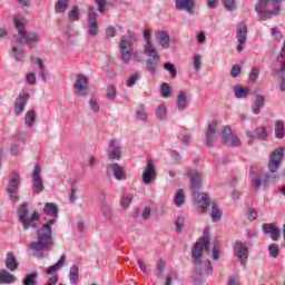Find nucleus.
<instances>
[{
    "label": "nucleus",
    "instance_id": "48",
    "mask_svg": "<svg viewBox=\"0 0 285 285\" xmlns=\"http://www.w3.org/2000/svg\"><path fill=\"white\" fill-rule=\"evenodd\" d=\"M268 253L274 259L279 257V246L277 244H272L268 247Z\"/></svg>",
    "mask_w": 285,
    "mask_h": 285
},
{
    "label": "nucleus",
    "instance_id": "30",
    "mask_svg": "<svg viewBox=\"0 0 285 285\" xmlns=\"http://www.w3.org/2000/svg\"><path fill=\"white\" fill-rule=\"evenodd\" d=\"M159 63V58L149 57L146 62V68L150 75H157V65Z\"/></svg>",
    "mask_w": 285,
    "mask_h": 285
},
{
    "label": "nucleus",
    "instance_id": "42",
    "mask_svg": "<svg viewBox=\"0 0 285 285\" xmlns=\"http://www.w3.org/2000/svg\"><path fill=\"white\" fill-rule=\"evenodd\" d=\"M259 69L257 67H253L249 72V81L250 83H257V79H259Z\"/></svg>",
    "mask_w": 285,
    "mask_h": 285
},
{
    "label": "nucleus",
    "instance_id": "5",
    "mask_svg": "<svg viewBox=\"0 0 285 285\" xmlns=\"http://www.w3.org/2000/svg\"><path fill=\"white\" fill-rule=\"evenodd\" d=\"M255 10L262 21L277 17L282 10V0H258Z\"/></svg>",
    "mask_w": 285,
    "mask_h": 285
},
{
    "label": "nucleus",
    "instance_id": "62",
    "mask_svg": "<svg viewBox=\"0 0 285 285\" xmlns=\"http://www.w3.org/2000/svg\"><path fill=\"white\" fill-rule=\"evenodd\" d=\"M105 32L107 37H117V29L115 27H108Z\"/></svg>",
    "mask_w": 285,
    "mask_h": 285
},
{
    "label": "nucleus",
    "instance_id": "55",
    "mask_svg": "<svg viewBox=\"0 0 285 285\" xmlns=\"http://www.w3.org/2000/svg\"><path fill=\"white\" fill-rule=\"evenodd\" d=\"M101 213H102V215H105L107 218H109V217L112 216V208H110V206L107 205V204H102Z\"/></svg>",
    "mask_w": 285,
    "mask_h": 285
},
{
    "label": "nucleus",
    "instance_id": "32",
    "mask_svg": "<svg viewBox=\"0 0 285 285\" xmlns=\"http://www.w3.org/2000/svg\"><path fill=\"white\" fill-rule=\"evenodd\" d=\"M35 121H37V112L33 110L27 111L24 116V124L27 128H32L35 126Z\"/></svg>",
    "mask_w": 285,
    "mask_h": 285
},
{
    "label": "nucleus",
    "instance_id": "29",
    "mask_svg": "<svg viewBox=\"0 0 285 285\" xmlns=\"http://www.w3.org/2000/svg\"><path fill=\"white\" fill-rule=\"evenodd\" d=\"M70 8V1L69 0H58L55 4V10L57 14H63L66 13V10Z\"/></svg>",
    "mask_w": 285,
    "mask_h": 285
},
{
    "label": "nucleus",
    "instance_id": "64",
    "mask_svg": "<svg viewBox=\"0 0 285 285\" xmlns=\"http://www.w3.org/2000/svg\"><path fill=\"white\" fill-rule=\"evenodd\" d=\"M171 159L175 164H179V161H181V155L174 150L171 151Z\"/></svg>",
    "mask_w": 285,
    "mask_h": 285
},
{
    "label": "nucleus",
    "instance_id": "22",
    "mask_svg": "<svg viewBox=\"0 0 285 285\" xmlns=\"http://www.w3.org/2000/svg\"><path fill=\"white\" fill-rule=\"evenodd\" d=\"M156 39L164 50H168L170 48V35H168V31H157Z\"/></svg>",
    "mask_w": 285,
    "mask_h": 285
},
{
    "label": "nucleus",
    "instance_id": "43",
    "mask_svg": "<svg viewBox=\"0 0 285 285\" xmlns=\"http://www.w3.org/2000/svg\"><path fill=\"white\" fill-rule=\"evenodd\" d=\"M160 94H161V97H164L165 99H168V97H170L171 90H170V85H168V82H164L161 85Z\"/></svg>",
    "mask_w": 285,
    "mask_h": 285
},
{
    "label": "nucleus",
    "instance_id": "56",
    "mask_svg": "<svg viewBox=\"0 0 285 285\" xmlns=\"http://www.w3.org/2000/svg\"><path fill=\"white\" fill-rule=\"evenodd\" d=\"M226 141H229L230 146H242V140H239V137L235 134H233Z\"/></svg>",
    "mask_w": 285,
    "mask_h": 285
},
{
    "label": "nucleus",
    "instance_id": "33",
    "mask_svg": "<svg viewBox=\"0 0 285 285\" xmlns=\"http://www.w3.org/2000/svg\"><path fill=\"white\" fill-rule=\"evenodd\" d=\"M222 215H224V212L219 209L217 203H212V220L219 222L222 219Z\"/></svg>",
    "mask_w": 285,
    "mask_h": 285
},
{
    "label": "nucleus",
    "instance_id": "45",
    "mask_svg": "<svg viewBox=\"0 0 285 285\" xmlns=\"http://www.w3.org/2000/svg\"><path fill=\"white\" fill-rule=\"evenodd\" d=\"M80 12H79V7H73L71 12L68 14V19L71 22L79 21Z\"/></svg>",
    "mask_w": 285,
    "mask_h": 285
},
{
    "label": "nucleus",
    "instance_id": "50",
    "mask_svg": "<svg viewBox=\"0 0 285 285\" xmlns=\"http://www.w3.org/2000/svg\"><path fill=\"white\" fill-rule=\"evenodd\" d=\"M12 53L16 61H21V59H23V50L17 48V46L12 47Z\"/></svg>",
    "mask_w": 285,
    "mask_h": 285
},
{
    "label": "nucleus",
    "instance_id": "63",
    "mask_svg": "<svg viewBox=\"0 0 285 285\" xmlns=\"http://www.w3.org/2000/svg\"><path fill=\"white\" fill-rule=\"evenodd\" d=\"M248 219H250V222H255V219H257V209L255 208L249 209Z\"/></svg>",
    "mask_w": 285,
    "mask_h": 285
},
{
    "label": "nucleus",
    "instance_id": "15",
    "mask_svg": "<svg viewBox=\"0 0 285 285\" xmlns=\"http://www.w3.org/2000/svg\"><path fill=\"white\" fill-rule=\"evenodd\" d=\"M234 255L238 257L242 266H246L248 259V247L244 243L237 242L234 246Z\"/></svg>",
    "mask_w": 285,
    "mask_h": 285
},
{
    "label": "nucleus",
    "instance_id": "26",
    "mask_svg": "<svg viewBox=\"0 0 285 285\" xmlns=\"http://www.w3.org/2000/svg\"><path fill=\"white\" fill-rule=\"evenodd\" d=\"M6 264V268H8V271H17V268H19V263L17 262V257H14V254H12L11 252L7 253V258L4 261Z\"/></svg>",
    "mask_w": 285,
    "mask_h": 285
},
{
    "label": "nucleus",
    "instance_id": "49",
    "mask_svg": "<svg viewBox=\"0 0 285 285\" xmlns=\"http://www.w3.org/2000/svg\"><path fill=\"white\" fill-rule=\"evenodd\" d=\"M175 279H178V274L175 271L169 272V274L166 276L165 285H173V282Z\"/></svg>",
    "mask_w": 285,
    "mask_h": 285
},
{
    "label": "nucleus",
    "instance_id": "10",
    "mask_svg": "<svg viewBox=\"0 0 285 285\" xmlns=\"http://www.w3.org/2000/svg\"><path fill=\"white\" fill-rule=\"evenodd\" d=\"M153 31L150 29L144 30V39L146 41L144 46V52L147 55V57H153L154 59H159V53L157 52V49L153 45Z\"/></svg>",
    "mask_w": 285,
    "mask_h": 285
},
{
    "label": "nucleus",
    "instance_id": "54",
    "mask_svg": "<svg viewBox=\"0 0 285 285\" xmlns=\"http://www.w3.org/2000/svg\"><path fill=\"white\" fill-rule=\"evenodd\" d=\"M230 136H233V131L230 130V127H224L222 130V137L225 141H228L230 139Z\"/></svg>",
    "mask_w": 285,
    "mask_h": 285
},
{
    "label": "nucleus",
    "instance_id": "27",
    "mask_svg": "<svg viewBox=\"0 0 285 285\" xmlns=\"http://www.w3.org/2000/svg\"><path fill=\"white\" fill-rule=\"evenodd\" d=\"M177 108L180 112L188 108V95L186 91H179L177 97Z\"/></svg>",
    "mask_w": 285,
    "mask_h": 285
},
{
    "label": "nucleus",
    "instance_id": "59",
    "mask_svg": "<svg viewBox=\"0 0 285 285\" xmlns=\"http://www.w3.org/2000/svg\"><path fill=\"white\" fill-rule=\"evenodd\" d=\"M136 119H138V121H147L148 116L146 115V110L139 109V110L136 112Z\"/></svg>",
    "mask_w": 285,
    "mask_h": 285
},
{
    "label": "nucleus",
    "instance_id": "36",
    "mask_svg": "<svg viewBox=\"0 0 285 285\" xmlns=\"http://www.w3.org/2000/svg\"><path fill=\"white\" fill-rule=\"evenodd\" d=\"M106 97L108 101H115L117 99V87H115V85H109L107 87Z\"/></svg>",
    "mask_w": 285,
    "mask_h": 285
},
{
    "label": "nucleus",
    "instance_id": "11",
    "mask_svg": "<svg viewBox=\"0 0 285 285\" xmlns=\"http://www.w3.org/2000/svg\"><path fill=\"white\" fill-rule=\"evenodd\" d=\"M88 86H89L88 77H86L83 73H78L76 78V82L73 85L76 95H78L79 97H87Z\"/></svg>",
    "mask_w": 285,
    "mask_h": 285
},
{
    "label": "nucleus",
    "instance_id": "35",
    "mask_svg": "<svg viewBox=\"0 0 285 285\" xmlns=\"http://www.w3.org/2000/svg\"><path fill=\"white\" fill-rule=\"evenodd\" d=\"M284 136H285L284 121L277 120L275 122V137L277 139H284Z\"/></svg>",
    "mask_w": 285,
    "mask_h": 285
},
{
    "label": "nucleus",
    "instance_id": "17",
    "mask_svg": "<svg viewBox=\"0 0 285 285\" xmlns=\"http://www.w3.org/2000/svg\"><path fill=\"white\" fill-rule=\"evenodd\" d=\"M157 177V171L155 170V163L153 160L147 161V167L142 171V181L144 184H153Z\"/></svg>",
    "mask_w": 285,
    "mask_h": 285
},
{
    "label": "nucleus",
    "instance_id": "21",
    "mask_svg": "<svg viewBox=\"0 0 285 285\" xmlns=\"http://www.w3.org/2000/svg\"><path fill=\"white\" fill-rule=\"evenodd\" d=\"M248 37V27L246 26V22L238 23L237 30H236V39L238 43L244 45L247 41Z\"/></svg>",
    "mask_w": 285,
    "mask_h": 285
},
{
    "label": "nucleus",
    "instance_id": "31",
    "mask_svg": "<svg viewBox=\"0 0 285 285\" xmlns=\"http://www.w3.org/2000/svg\"><path fill=\"white\" fill-rule=\"evenodd\" d=\"M174 204L177 208H181V206L186 204V195L184 194V189H178L176 191Z\"/></svg>",
    "mask_w": 285,
    "mask_h": 285
},
{
    "label": "nucleus",
    "instance_id": "58",
    "mask_svg": "<svg viewBox=\"0 0 285 285\" xmlns=\"http://www.w3.org/2000/svg\"><path fill=\"white\" fill-rule=\"evenodd\" d=\"M242 75V67L239 65H234L230 70V77L237 78Z\"/></svg>",
    "mask_w": 285,
    "mask_h": 285
},
{
    "label": "nucleus",
    "instance_id": "25",
    "mask_svg": "<svg viewBox=\"0 0 285 285\" xmlns=\"http://www.w3.org/2000/svg\"><path fill=\"white\" fill-rule=\"evenodd\" d=\"M233 92H234V97H236V99H246V97H248V95H250V88L235 85L233 87Z\"/></svg>",
    "mask_w": 285,
    "mask_h": 285
},
{
    "label": "nucleus",
    "instance_id": "9",
    "mask_svg": "<svg viewBox=\"0 0 285 285\" xmlns=\"http://www.w3.org/2000/svg\"><path fill=\"white\" fill-rule=\"evenodd\" d=\"M119 50H120V59L122 63H125V66H128V63H130V61L132 60V57L135 56V52L132 51L131 42L122 37L119 43Z\"/></svg>",
    "mask_w": 285,
    "mask_h": 285
},
{
    "label": "nucleus",
    "instance_id": "18",
    "mask_svg": "<svg viewBox=\"0 0 285 285\" xmlns=\"http://www.w3.org/2000/svg\"><path fill=\"white\" fill-rule=\"evenodd\" d=\"M176 10L195 14V0H175Z\"/></svg>",
    "mask_w": 285,
    "mask_h": 285
},
{
    "label": "nucleus",
    "instance_id": "37",
    "mask_svg": "<svg viewBox=\"0 0 285 285\" xmlns=\"http://www.w3.org/2000/svg\"><path fill=\"white\" fill-rule=\"evenodd\" d=\"M37 275H38L37 272H33V273H31V274H28V275L24 277L22 284H23V285H37Z\"/></svg>",
    "mask_w": 285,
    "mask_h": 285
},
{
    "label": "nucleus",
    "instance_id": "41",
    "mask_svg": "<svg viewBox=\"0 0 285 285\" xmlns=\"http://www.w3.org/2000/svg\"><path fill=\"white\" fill-rule=\"evenodd\" d=\"M185 224H186V218H184V216H178L175 220L176 232L183 233Z\"/></svg>",
    "mask_w": 285,
    "mask_h": 285
},
{
    "label": "nucleus",
    "instance_id": "16",
    "mask_svg": "<svg viewBox=\"0 0 285 285\" xmlns=\"http://www.w3.org/2000/svg\"><path fill=\"white\" fill-rule=\"evenodd\" d=\"M88 19L89 36L97 37L99 26L97 24V12L92 7L89 8Z\"/></svg>",
    "mask_w": 285,
    "mask_h": 285
},
{
    "label": "nucleus",
    "instance_id": "38",
    "mask_svg": "<svg viewBox=\"0 0 285 285\" xmlns=\"http://www.w3.org/2000/svg\"><path fill=\"white\" fill-rule=\"evenodd\" d=\"M130 204H132V194H124L120 200L121 207L129 208Z\"/></svg>",
    "mask_w": 285,
    "mask_h": 285
},
{
    "label": "nucleus",
    "instance_id": "47",
    "mask_svg": "<svg viewBox=\"0 0 285 285\" xmlns=\"http://www.w3.org/2000/svg\"><path fill=\"white\" fill-rule=\"evenodd\" d=\"M193 66L196 72H199V70H202V55L197 53L194 56Z\"/></svg>",
    "mask_w": 285,
    "mask_h": 285
},
{
    "label": "nucleus",
    "instance_id": "40",
    "mask_svg": "<svg viewBox=\"0 0 285 285\" xmlns=\"http://www.w3.org/2000/svg\"><path fill=\"white\" fill-rule=\"evenodd\" d=\"M255 135L257 139L264 141L268 137V131L266 130V127H257L255 130Z\"/></svg>",
    "mask_w": 285,
    "mask_h": 285
},
{
    "label": "nucleus",
    "instance_id": "24",
    "mask_svg": "<svg viewBox=\"0 0 285 285\" xmlns=\"http://www.w3.org/2000/svg\"><path fill=\"white\" fill-rule=\"evenodd\" d=\"M215 130H217V121L214 120L208 125L206 132V145L210 148L213 147V142L215 141Z\"/></svg>",
    "mask_w": 285,
    "mask_h": 285
},
{
    "label": "nucleus",
    "instance_id": "44",
    "mask_svg": "<svg viewBox=\"0 0 285 285\" xmlns=\"http://www.w3.org/2000/svg\"><path fill=\"white\" fill-rule=\"evenodd\" d=\"M165 70L170 73L171 79H175L177 77V68L175 65L167 62L164 65Z\"/></svg>",
    "mask_w": 285,
    "mask_h": 285
},
{
    "label": "nucleus",
    "instance_id": "53",
    "mask_svg": "<svg viewBox=\"0 0 285 285\" xmlns=\"http://www.w3.org/2000/svg\"><path fill=\"white\" fill-rule=\"evenodd\" d=\"M225 10H235V0H222Z\"/></svg>",
    "mask_w": 285,
    "mask_h": 285
},
{
    "label": "nucleus",
    "instance_id": "4",
    "mask_svg": "<svg viewBox=\"0 0 285 285\" xmlns=\"http://www.w3.org/2000/svg\"><path fill=\"white\" fill-rule=\"evenodd\" d=\"M187 177L190 180L193 195L197 206H199L202 210H206V208L210 206V197L206 193H199V188H202V179H204V174L197 169H189L187 171Z\"/></svg>",
    "mask_w": 285,
    "mask_h": 285
},
{
    "label": "nucleus",
    "instance_id": "1",
    "mask_svg": "<svg viewBox=\"0 0 285 285\" xmlns=\"http://www.w3.org/2000/svg\"><path fill=\"white\" fill-rule=\"evenodd\" d=\"M43 213L55 219H50L43 224L37 232V240L30 243L29 248L33 250L36 257H43V253H48L55 244L52 239V226L57 224L59 207L55 203H46Z\"/></svg>",
    "mask_w": 285,
    "mask_h": 285
},
{
    "label": "nucleus",
    "instance_id": "19",
    "mask_svg": "<svg viewBox=\"0 0 285 285\" xmlns=\"http://www.w3.org/2000/svg\"><path fill=\"white\" fill-rule=\"evenodd\" d=\"M262 228L265 235H271V238L273 239V242H279L281 232H279V228L275 226V224L265 223L263 224Z\"/></svg>",
    "mask_w": 285,
    "mask_h": 285
},
{
    "label": "nucleus",
    "instance_id": "2",
    "mask_svg": "<svg viewBox=\"0 0 285 285\" xmlns=\"http://www.w3.org/2000/svg\"><path fill=\"white\" fill-rule=\"evenodd\" d=\"M284 147H277L272 151L267 165L268 173H265L263 175L256 174L252 179V187L254 188V190H262V187L264 190H266L271 181L279 179V174L277 173V170H279V166H282V159H284Z\"/></svg>",
    "mask_w": 285,
    "mask_h": 285
},
{
    "label": "nucleus",
    "instance_id": "8",
    "mask_svg": "<svg viewBox=\"0 0 285 285\" xmlns=\"http://www.w3.org/2000/svg\"><path fill=\"white\" fill-rule=\"evenodd\" d=\"M19 186H21V177L17 171H13L9 176V183L7 185V195L13 204H17L19 202Z\"/></svg>",
    "mask_w": 285,
    "mask_h": 285
},
{
    "label": "nucleus",
    "instance_id": "12",
    "mask_svg": "<svg viewBox=\"0 0 285 285\" xmlns=\"http://www.w3.org/2000/svg\"><path fill=\"white\" fill-rule=\"evenodd\" d=\"M32 191L36 195H39V193H43L45 186H43V178H41V166L36 165L32 171Z\"/></svg>",
    "mask_w": 285,
    "mask_h": 285
},
{
    "label": "nucleus",
    "instance_id": "46",
    "mask_svg": "<svg viewBox=\"0 0 285 285\" xmlns=\"http://www.w3.org/2000/svg\"><path fill=\"white\" fill-rule=\"evenodd\" d=\"M137 81H139V75L137 72L130 75L126 82L127 88H132Z\"/></svg>",
    "mask_w": 285,
    "mask_h": 285
},
{
    "label": "nucleus",
    "instance_id": "13",
    "mask_svg": "<svg viewBox=\"0 0 285 285\" xmlns=\"http://www.w3.org/2000/svg\"><path fill=\"white\" fill-rule=\"evenodd\" d=\"M107 155L111 161H119L121 159V145L117 142V139H110Z\"/></svg>",
    "mask_w": 285,
    "mask_h": 285
},
{
    "label": "nucleus",
    "instance_id": "51",
    "mask_svg": "<svg viewBox=\"0 0 285 285\" xmlns=\"http://www.w3.org/2000/svg\"><path fill=\"white\" fill-rule=\"evenodd\" d=\"M166 269V262L163 261V258L158 259L157 263V277H161V275H164V271Z\"/></svg>",
    "mask_w": 285,
    "mask_h": 285
},
{
    "label": "nucleus",
    "instance_id": "28",
    "mask_svg": "<svg viewBox=\"0 0 285 285\" xmlns=\"http://www.w3.org/2000/svg\"><path fill=\"white\" fill-rule=\"evenodd\" d=\"M17 282V277L10 274L8 271H0V284H14Z\"/></svg>",
    "mask_w": 285,
    "mask_h": 285
},
{
    "label": "nucleus",
    "instance_id": "3",
    "mask_svg": "<svg viewBox=\"0 0 285 285\" xmlns=\"http://www.w3.org/2000/svg\"><path fill=\"white\" fill-rule=\"evenodd\" d=\"M210 238L208 236H204L198 239V242L194 245L191 250V257L194 262V283L202 284V276L204 275H213V264L210 261H202L204 256V250L208 253L210 250Z\"/></svg>",
    "mask_w": 285,
    "mask_h": 285
},
{
    "label": "nucleus",
    "instance_id": "57",
    "mask_svg": "<svg viewBox=\"0 0 285 285\" xmlns=\"http://www.w3.org/2000/svg\"><path fill=\"white\" fill-rule=\"evenodd\" d=\"M96 3L98 6V12H106V6H108V0H96Z\"/></svg>",
    "mask_w": 285,
    "mask_h": 285
},
{
    "label": "nucleus",
    "instance_id": "39",
    "mask_svg": "<svg viewBox=\"0 0 285 285\" xmlns=\"http://www.w3.org/2000/svg\"><path fill=\"white\" fill-rule=\"evenodd\" d=\"M168 112V109L166 108V105H158L156 108V117L158 119H166V115Z\"/></svg>",
    "mask_w": 285,
    "mask_h": 285
},
{
    "label": "nucleus",
    "instance_id": "6",
    "mask_svg": "<svg viewBox=\"0 0 285 285\" xmlns=\"http://www.w3.org/2000/svg\"><path fill=\"white\" fill-rule=\"evenodd\" d=\"M13 23L18 32V35L13 37L14 43H24V46H29V48H35L37 43L41 41V37L36 32H28L19 19L14 18Z\"/></svg>",
    "mask_w": 285,
    "mask_h": 285
},
{
    "label": "nucleus",
    "instance_id": "7",
    "mask_svg": "<svg viewBox=\"0 0 285 285\" xmlns=\"http://www.w3.org/2000/svg\"><path fill=\"white\" fill-rule=\"evenodd\" d=\"M17 215L20 224H22L23 230L39 228V219H41V216L39 215V212H33L31 217H28V203H22L18 207Z\"/></svg>",
    "mask_w": 285,
    "mask_h": 285
},
{
    "label": "nucleus",
    "instance_id": "61",
    "mask_svg": "<svg viewBox=\"0 0 285 285\" xmlns=\"http://www.w3.org/2000/svg\"><path fill=\"white\" fill-rule=\"evenodd\" d=\"M181 144H185V146H189V144L193 141V136L185 134L180 138Z\"/></svg>",
    "mask_w": 285,
    "mask_h": 285
},
{
    "label": "nucleus",
    "instance_id": "14",
    "mask_svg": "<svg viewBox=\"0 0 285 285\" xmlns=\"http://www.w3.org/2000/svg\"><path fill=\"white\" fill-rule=\"evenodd\" d=\"M28 99H30V94L28 92H21L17 97L13 106V112L17 117L21 116V112H23L26 104H28Z\"/></svg>",
    "mask_w": 285,
    "mask_h": 285
},
{
    "label": "nucleus",
    "instance_id": "20",
    "mask_svg": "<svg viewBox=\"0 0 285 285\" xmlns=\"http://www.w3.org/2000/svg\"><path fill=\"white\" fill-rule=\"evenodd\" d=\"M107 170H111L115 179L118 181L126 179V169H124V167L117 163L109 164L107 166Z\"/></svg>",
    "mask_w": 285,
    "mask_h": 285
},
{
    "label": "nucleus",
    "instance_id": "23",
    "mask_svg": "<svg viewBox=\"0 0 285 285\" xmlns=\"http://www.w3.org/2000/svg\"><path fill=\"white\" fill-rule=\"evenodd\" d=\"M264 106H266V98H264L262 95H257L250 107L252 112L254 115H261L262 108H264Z\"/></svg>",
    "mask_w": 285,
    "mask_h": 285
},
{
    "label": "nucleus",
    "instance_id": "34",
    "mask_svg": "<svg viewBox=\"0 0 285 285\" xmlns=\"http://www.w3.org/2000/svg\"><path fill=\"white\" fill-rule=\"evenodd\" d=\"M69 282L70 284H77L79 282V267L72 265L69 269Z\"/></svg>",
    "mask_w": 285,
    "mask_h": 285
},
{
    "label": "nucleus",
    "instance_id": "60",
    "mask_svg": "<svg viewBox=\"0 0 285 285\" xmlns=\"http://www.w3.org/2000/svg\"><path fill=\"white\" fill-rule=\"evenodd\" d=\"M27 83H29V86L37 83V76L33 72L27 73Z\"/></svg>",
    "mask_w": 285,
    "mask_h": 285
},
{
    "label": "nucleus",
    "instance_id": "52",
    "mask_svg": "<svg viewBox=\"0 0 285 285\" xmlns=\"http://www.w3.org/2000/svg\"><path fill=\"white\" fill-rule=\"evenodd\" d=\"M89 107L95 114L99 112L100 110L99 102L95 98L89 99Z\"/></svg>",
    "mask_w": 285,
    "mask_h": 285
}]
</instances>
